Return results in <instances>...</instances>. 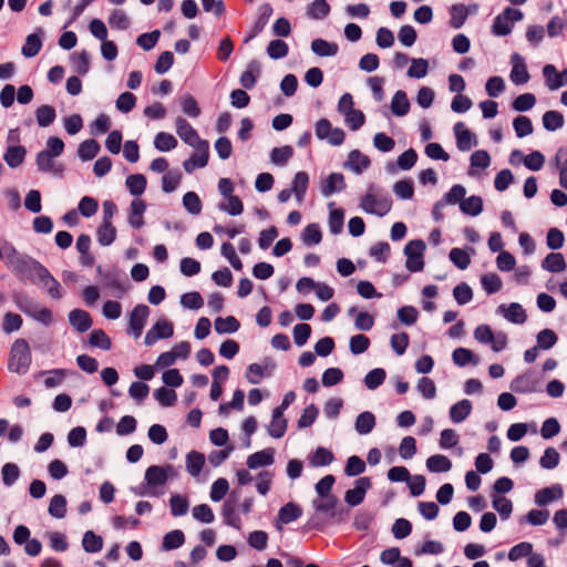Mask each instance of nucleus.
<instances>
[{"label": "nucleus", "mask_w": 567, "mask_h": 567, "mask_svg": "<svg viewBox=\"0 0 567 567\" xmlns=\"http://www.w3.org/2000/svg\"><path fill=\"white\" fill-rule=\"evenodd\" d=\"M12 299L18 309L29 317H32L38 308L35 301L24 292L13 293Z\"/></svg>", "instance_id": "nucleus-42"}, {"label": "nucleus", "mask_w": 567, "mask_h": 567, "mask_svg": "<svg viewBox=\"0 0 567 567\" xmlns=\"http://www.w3.org/2000/svg\"><path fill=\"white\" fill-rule=\"evenodd\" d=\"M96 237L101 246H110L116 238V228L112 224L102 223L96 230Z\"/></svg>", "instance_id": "nucleus-51"}, {"label": "nucleus", "mask_w": 567, "mask_h": 567, "mask_svg": "<svg viewBox=\"0 0 567 567\" xmlns=\"http://www.w3.org/2000/svg\"><path fill=\"white\" fill-rule=\"evenodd\" d=\"M523 19V12L519 9L507 7L503 12L495 17L492 24V33L496 37H505L513 30L514 23Z\"/></svg>", "instance_id": "nucleus-4"}, {"label": "nucleus", "mask_w": 567, "mask_h": 567, "mask_svg": "<svg viewBox=\"0 0 567 567\" xmlns=\"http://www.w3.org/2000/svg\"><path fill=\"white\" fill-rule=\"evenodd\" d=\"M171 514L175 517L183 516L188 512L189 502L181 494H173L169 498Z\"/></svg>", "instance_id": "nucleus-57"}, {"label": "nucleus", "mask_w": 567, "mask_h": 567, "mask_svg": "<svg viewBox=\"0 0 567 567\" xmlns=\"http://www.w3.org/2000/svg\"><path fill=\"white\" fill-rule=\"evenodd\" d=\"M311 50L318 56H333L338 53V45L323 39H315L311 42Z\"/></svg>", "instance_id": "nucleus-43"}, {"label": "nucleus", "mask_w": 567, "mask_h": 567, "mask_svg": "<svg viewBox=\"0 0 567 567\" xmlns=\"http://www.w3.org/2000/svg\"><path fill=\"white\" fill-rule=\"evenodd\" d=\"M27 151L24 146H9L3 155L4 162L11 168L20 166L25 157Z\"/></svg>", "instance_id": "nucleus-38"}, {"label": "nucleus", "mask_w": 567, "mask_h": 567, "mask_svg": "<svg viewBox=\"0 0 567 567\" xmlns=\"http://www.w3.org/2000/svg\"><path fill=\"white\" fill-rule=\"evenodd\" d=\"M426 467L432 473H445L452 468V462L445 455L435 454L426 460Z\"/></svg>", "instance_id": "nucleus-35"}, {"label": "nucleus", "mask_w": 567, "mask_h": 567, "mask_svg": "<svg viewBox=\"0 0 567 567\" xmlns=\"http://www.w3.org/2000/svg\"><path fill=\"white\" fill-rule=\"evenodd\" d=\"M83 549L86 553H99L103 547V539L92 530H87L82 539Z\"/></svg>", "instance_id": "nucleus-54"}, {"label": "nucleus", "mask_w": 567, "mask_h": 567, "mask_svg": "<svg viewBox=\"0 0 567 567\" xmlns=\"http://www.w3.org/2000/svg\"><path fill=\"white\" fill-rule=\"evenodd\" d=\"M564 491L560 484H553L549 487H544L536 492L535 494V503L536 505L543 507L555 501L563 498Z\"/></svg>", "instance_id": "nucleus-19"}, {"label": "nucleus", "mask_w": 567, "mask_h": 567, "mask_svg": "<svg viewBox=\"0 0 567 567\" xmlns=\"http://www.w3.org/2000/svg\"><path fill=\"white\" fill-rule=\"evenodd\" d=\"M330 12V6L326 0H315L310 3L307 14L315 20L324 19Z\"/></svg>", "instance_id": "nucleus-61"}, {"label": "nucleus", "mask_w": 567, "mask_h": 567, "mask_svg": "<svg viewBox=\"0 0 567 567\" xmlns=\"http://www.w3.org/2000/svg\"><path fill=\"white\" fill-rule=\"evenodd\" d=\"M472 403L467 399H463L453 404L450 409V417L454 423H461L471 414Z\"/></svg>", "instance_id": "nucleus-31"}, {"label": "nucleus", "mask_w": 567, "mask_h": 567, "mask_svg": "<svg viewBox=\"0 0 567 567\" xmlns=\"http://www.w3.org/2000/svg\"><path fill=\"white\" fill-rule=\"evenodd\" d=\"M41 35H43V30L38 29V32L31 33L27 37L25 43L21 50L25 58H33L40 52L42 48Z\"/></svg>", "instance_id": "nucleus-27"}, {"label": "nucleus", "mask_w": 567, "mask_h": 567, "mask_svg": "<svg viewBox=\"0 0 567 567\" xmlns=\"http://www.w3.org/2000/svg\"><path fill=\"white\" fill-rule=\"evenodd\" d=\"M175 126L177 135L187 145L195 148L202 146V143H208L199 137L197 131L184 117H177Z\"/></svg>", "instance_id": "nucleus-7"}, {"label": "nucleus", "mask_w": 567, "mask_h": 567, "mask_svg": "<svg viewBox=\"0 0 567 567\" xmlns=\"http://www.w3.org/2000/svg\"><path fill=\"white\" fill-rule=\"evenodd\" d=\"M146 209V204L142 199H134L131 203V212L128 216V223L130 225L135 228L140 229L144 225L143 214Z\"/></svg>", "instance_id": "nucleus-32"}, {"label": "nucleus", "mask_w": 567, "mask_h": 567, "mask_svg": "<svg viewBox=\"0 0 567 567\" xmlns=\"http://www.w3.org/2000/svg\"><path fill=\"white\" fill-rule=\"evenodd\" d=\"M392 204V198L386 192L370 184L367 194L361 198L360 207L368 214L383 217L391 210Z\"/></svg>", "instance_id": "nucleus-2"}, {"label": "nucleus", "mask_w": 567, "mask_h": 567, "mask_svg": "<svg viewBox=\"0 0 567 567\" xmlns=\"http://www.w3.org/2000/svg\"><path fill=\"white\" fill-rule=\"evenodd\" d=\"M154 398L162 406H173L176 403L177 394L173 389L161 386L154 391Z\"/></svg>", "instance_id": "nucleus-63"}, {"label": "nucleus", "mask_w": 567, "mask_h": 567, "mask_svg": "<svg viewBox=\"0 0 567 567\" xmlns=\"http://www.w3.org/2000/svg\"><path fill=\"white\" fill-rule=\"evenodd\" d=\"M195 153L183 162V167L187 173H192L196 168H203L208 163L209 143H202V146L195 147Z\"/></svg>", "instance_id": "nucleus-10"}, {"label": "nucleus", "mask_w": 567, "mask_h": 567, "mask_svg": "<svg viewBox=\"0 0 567 567\" xmlns=\"http://www.w3.org/2000/svg\"><path fill=\"white\" fill-rule=\"evenodd\" d=\"M259 16L251 27L250 33L245 39V43L256 38L267 25L270 17L272 16L274 9L270 3H262L258 8Z\"/></svg>", "instance_id": "nucleus-18"}, {"label": "nucleus", "mask_w": 567, "mask_h": 567, "mask_svg": "<svg viewBox=\"0 0 567 567\" xmlns=\"http://www.w3.org/2000/svg\"><path fill=\"white\" fill-rule=\"evenodd\" d=\"M174 333V326L167 319L157 320L146 332L144 342L146 346H153L159 339L171 338Z\"/></svg>", "instance_id": "nucleus-8"}, {"label": "nucleus", "mask_w": 567, "mask_h": 567, "mask_svg": "<svg viewBox=\"0 0 567 567\" xmlns=\"http://www.w3.org/2000/svg\"><path fill=\"white\" fill-rule=\"evenodd\" d=\"M371 485L370 477H359L354 482V487L346 492V503L352 507L360 505L364 501L365 493L370 489Z\"/></svg>", "instance_id": "nucleus-9"}, {"label": "nucleus", "mask_w": 567, "mask_h": 567, "mask_svg": "<svg viewBox=\"0 0 567 567\" xmlns=\"http://www.w3.org/2000/svg\"><path fill=\"white\" fill-rule=\"evenodd\" d=\"M205 464V456L203 453L192 451L186 455V468L192 476H197L203 470Z\"/></svg>", "instance_id": "nucleus-45"}, {"label": "nucleus", "mask_w": 567, "mask_h": 567, "mask_svg": "<svg viewBox=\"0 0 567 567\" xmlns=\"http://www.w3.org/2000/svg\"><path fill=\"white\" fill-rule=\"evenodd\" d=\"M221 515L224 517L225 524H227L228 526H231L238 530L241 528V519L236 512L235 501H233L231 498L227 499L224 503L223 509H221Z\"/></svg>", "instance_id": "nucleus-29"}, {"label": "nucleus", "mask_w": 567, "mask_h": 567, "mask_svg": "<svg viewBox=\"0 0 567 567\" xmlns=\"http://www.w3.org/2000/svg\"><path fill=\"white\" fill-rule=\"evenodd\" d=\"M543 75L545 78L546 85L550 91H555L567 85V68L563 70V72L558 73L553 64H546L543 68Z\"/></svg>", "instance_id": "nucleus-17"}, {"label": "nucleus", "mask_w": 567, "mask_h": 567, "mask_svg": "<svg viewBox=\"0 0 567 567\" xmlns=\"http://www.w3.org/2000/svg\"><path fill=\"white\" fill-rule=\"evenodd\" d=\"M259 74L260 65L256 60H254L248 64L247 70L241 73L239 79L240 85L246 90L254 89Z\"/></svg>", "instance_id": "nucleus-28"}, {"label": "nucleus", "mask_w": 567, "mask_h": 567, "mask_svg": "<svg viewBox=\"0 0 567 567\" xmlns=\"http://www.w3.org/2000/svg\"><path fill=\"white\" fill-rule=\"evenodd\" d=\"M53 158L54 156L50 155L49 152L40 151L35 157L37 167L42 173L61 177L64 173V166L61 163H55Z\"/></svg>", "instance_id": "nucleus-13"}, {"label": "nucleus", "mask_w": 567, "mask_h": 567, "mask_svg": "<svg viewBox=\"0 0 567 567\" xmlns=\"http://www.w3.org/2000/svg\"><path fill=\"white\" fill-rule=\"evenodd\" d=\"M511 61L513 63V68L509 74L511 81L516 85L527 83L530 76L527 71L524 58L518 53H514L511 58Z\"/></svg>", "instance_id": "nucleus-16"}, {"label": "nucleus", "mask_w": 567, "mask_h": 567, "mask_svg": "<svg viewBox=\"0 0 567 567\" xmlns=\"http://www.w3.org/2000/svg\"><path fill=\"white\" fill-rule=\"evenodd\" d=\"M31 361L29 343L24 339H17L11 346L8 369L18 374H25Z\"/></svg>", "instance_id": "nucleus-3"}, {"label": "nucleus", "mask_w": 567, "mask_h": 567, "mask_svg": "<svg viewBox=\"0 0 567 567\" xmlns=\"http://www.w3.org/2000/svg\"><path fill=\"white\" fill-rule=\"evenodd\" d=\"M375 426V416L372 412L364 411L357 416L355 431L360 435H367L372 432Z\"/></svg>", "instance_id": "nucleus-34"}, {"label": "nucleus", "mask_w": 567, "mask_h": 567, "mask_svg": "<svg viewBox=\"0 0 567 567\" xmlns=\"http://www.w3.org/2000/svg\"><path fill=\"white\" fill-rule=\"evenodd\" d=\"M96 272L101 277L102 284L106 288L117 292V297H121L125 292V287L117 269L104 271L102 266H97Z\"/></svg>", "instance_id": "nucleus-11"}, {"label": "nucleus", "mask_w": 567, "mask_h": 567, "mask_svg": "<svg viewBox=\"0 0 567 567\" xmlns=\"http://www.w3.org/2000/svg\"><path fill=\"white\" fill-rule=\"evenodd\" d=\"M555 161L559 171V185L567 189V147L558 148Z\"/></svg>", "instance_id": "nucleus-52"}, {"label": "nucleus", "mask_w": 567, "mask_h": 567, "mask_svg": "<svg viewBox=\"0 0 567 567\" xmlns=\"http://www.w3.org/2000/svg\"><path fill=\"white\" fill-rule=\"evenodd\" d=\"M6 265L21 280H32L38 278L43 265L37 259L19 252L12 244L6 243Z\"/></svg>", "instance_id": "nucleus-1"}, {"label": "nucleus", "mask_w": 567, "mask_h": 567, "mask_svg": "<svg viewBox=\"0 0 567 567\" xmlns=\"http://www.w3.org/2000/svg\"><path fill=\"white\" fill-rule=\"evenodd\" d=\"M185 543V535L181 529H174L165 534L162 542L164 550H173L183 546Z\"/></svg>", "instance_id": "nucleus-46"}, {"label": "nucleus", "mask_w": 567, "mask_h": 567, "mask_svg": "<svg viewBox=\"0 0 567 567\" xmlns=\"http://www.w3.org/2000/svg\"><path fill=\"white\" fill-rule=\"evenodd\" d=\"M426 245L422 239L410 240L404 247L406 256L405 267L411 272L422 271L424 268V251Z\"/></svg>", "instance_id": "nucleus-5"}, {"label": "nucleus", "mask_w": 567, "mask_h": 567, "mask_svg": "<svg viewBox=\"0 0 567 567\" xmlns=\"http://www.w3.org/2000/svg\"><path fill=\"white\" fill-rule=\"evenodd\" d=\"M542 120L544 128L550 132L564 126V116L558 111L545 112Z\"/></svg>", "instance_id": "nucleus-55"}, {"label": "nucleus", "mask_w": 567, "mask_h": 567, "mask_svg": "<svg viewBox=\"0 0 567 567\" xmlns=\"http://www.w3.org/2000/svg\"><path fill=\"white\" fill-rule=\"evenodd\" d=\"M309 185V176L306 172H298L295 174L291 185L296 198L301 202L307 193Z\"/></svg>", "instance_id": "nucleus-44"}, {"label": "nucleus", "mask_w": 567, "mask_h": 567, "mask_svg": "<svg viewBox=\"0 0 567 567\" xmlns=\"http://www.w3.org/2000/svg\"><path fill=\"white\" fill-rule=\"evenodd\" d=\"M347 187L344 176L341 173H331L321 182L320 192L322 196L329 197L333 193L343 190Z\"/></svg>", "instance_id": "nucleus-20"}, {"label": "nucleus", "mask_w": 567, "mask_h": 567, "mask_svg": "<svg viewBox=\"0 0 567 567\" xmlns=\"http://www.w3.org/2000/svg\"><path fill=\"white\" fill-rule=\"evenodd\" d=\"M370 164L371 161L367 155L362 154L359 150H353L349 153L344 166L349 167L355 174H361Z\"/></svg>", "instance_id": "nucleus-26"}, {"label": "nucleus", "mask_w": 567, "mask_h": 567, "mask_svg": "<svg viewBox=\"0 0 567 567\" xmlns=\"http://www.w3.org/2000/svg\"><path fill=\"white\" fill-rule=\"evenodd\" d=\"M302 515V508L292 502L284 505L279 512L276 519V527L281 529V524H289L291 522L297 520Z\"/></svg>", "instance_id": "nucleus-22"}, {"label": "nucleus", "mask_w": 567, "mask_h": 567, "mask_svg": "<svg viewBox=\"0 0 567 567\" xmlns=\"http://www.w3.org/2000/svg\"><path fill=\"white\" fill-rule=\"evenodd\" d=\"M125 184L131 195L141 196L146 189L147 181L143 174H132L127 176Z\"/></svg>", "instance_id": "nucleus-47"}, {"label": "nucleus", "mask_w": 567, "mask_h": 567, "mask_svg": "<svg viewBox=\"0 0 567 567\" xmlns=\"http://www.w3.org/2000/svg\"><path fill=\"white\" fill-rule=\"evenodd\" d=\"M148 316L150 308L146 305H137L132 310L130 315V329L134 338L137 339L141 337Z\"/></svg>", "instance_id": "nucleus-12"}, {"label": "nucleus", "mask_w": 567, "mask_h": 567, "mask_svg": "<svg viewBox=\"0 0 567 567\" xmlns=\"http://www.w3.org/2000/svg\"><path fill=\"white\" fill-rule=\"evenodd\" d=\"M48 512L52 517H55V518L65 517L66 498L61 494L54 495L50 501Z\"/></svg>", "instance_id": "nucleus-58"}, {"label": "nucleus", "mask_w": 567, "mask_h": 567, "mask_svg": "<svg viewBox=\"0 0 567 567\" xmlns=\"http://www.w3.org/2000/svg\"><path fill=\"white\" fill-rule=\"evenodd\" d=\"M214 328L218 334L234 333L239 330L240 323L234 316L218 317L214 321Z\"/></svg>", "instance_id": "nucleus-39"}, {"label": "nucleus", "mask_w": 567, "mask_h": 567, "mask_svg": "<svg viewBox=\"0 0 567 567\" xmlns=\"http://www.w3.org/2000/svg\"><path fill=\"white\" fill-rule=\"evenodd\" d=\"M56 117L55 109L51 105L44 104L35 110L37 123L41 127L51 125Z\"/></svg>", "instance_id": "nucleus-48"}, {"label": "nucleus", "mask_w": 567, "mask_h": 567, "mask_svg": "<svg viewBox=\"0 0 567 567\" xmlns=\"http://www.w3.org/2000/svg\"><path fill=\"white\" fill-rule=\"evenodd\" d=\"M275 450L271 447L252 453L247 457V466L251 470L269 466L275 462Z\"/></svg>", "instance_id": "nucleus-24"}, {"label": "nucleus", "mask_w": 567, "mask_h": 567, "mask_svg": "<svg viewBox=\"0 0 567 567\" xmlns=\"http://www.w3.org/2000/svg\"><path fill=\"white\" fill-rule=\"evenodd\" d=\"M513 127L517 137L522 138L533 133V123L529 117L518 115L513 121Z\"/></svg>", "instance_id": "nucleus-64"}, {"label": "nucleus", "mask_w": 567, "mask_h": 567, "mask_svg": "<svg viewBox=\"0 0 567 567\" xmlns=\"http://www.w3.org/2000/svg\"><path fill=\"white\" fill-rule=\"evenodd\" d=\"M154 146L159 152H168L177 146V140L169 133L159 132L154 138Z\"/></svg>", "instance_id": "nucleus-56"}, {"label": "nucleus", "mask_w": 567, "mask_h": 567, "mask_svg": "<svg viewBox=\"0 0 567 567\" xmlns=\"http://www.w3.org/2000/svg\"><path fill=\"white\" fill-rule=\"evenodd\" d=\"M453 362L458 367H465L467 364L476 365L480 362V359L476 354L473 353L470 349L466 348H456L452 353Z\"/></svg>", "instance_id": "nucleus-36"}, {"label": "nucleus", "mask_w": 567, "mask_h": 567, "mask_svg": "<svg viewBox=\"0 0 567 567\" xmlns=\"http://www.w3.org/2000/svg\"><path fill=\"white\" fill-rule=\"evenodd\" d=\"M538 380L534 372L528 371L517 375L511 383V390L516 393L527 394L537 391Z\"/></svg>", "instance_id": "nucleus-14"}, {"label": "nucleus", "mask_w": 567, "mask_h": 567, "mask_svg": "<svg viewBox=\"0 0 567 567\" xmlns=\"http://www.w3.org/2000/svg\"><path fill=\"white\" fill-rule=\"evenodd\" d=\"M450 25L460 29L468 17V9L464 4H453L450 9Z\"/></svg>", "instance_id": "nucleus-53"}, {"label": "nucleus", "mask_w": 567, "mask_h": 567, "mask_svg": "<svg viewBox=\"0 0 567 567\" xmlns=\"http://www.w3.org/2000/svg\"><path fill=\"white\" fill-rule=\"evenodd\" d=\"M542 268L549 272H561L566 269V261L560 252H550L542 261Z\"/></svg>", "instance_id": "nucleus-30"}, {"label": "nucleus", "mask_w": 567, "mask_h": 567, "mask_svg": "<svg viewBox=\"0 0 567 567\" xmlns=\"http://www.w3.org/2000/svg\"><path fill=\"white\" fill-rule=\"evenodd\" d=\"M38 282L42 284L43 288L47 289L50 297L53 299H61L63 297L62 288L60 282L50 274V271L43 267L38 276Z\"/></svg>", "instance_id": "nucleus-21"}, {"label": "nucleus", "mask_w": 567, "mask_h": 567, "mask_svg": "<svg viewBox=\"0 0 567 567\" xmlns=\"http://www.w3.org/2000/svg\"><path fill=\"white\" fill-rule=\"evenodd\" d=\"M386 372L382 368H375L369 371L364 377V385L369 390L378 389L385 380Z\"/></svg>", "instance_id": "nucleus-60"}, {"label": "nucleus", "mask_w": 567, "mask_h": 567, "mask_svg": "<svg viewBox=\"0 0 567 567\" xmlns=\"http://www.w3.org/2000/svg\"><path fill=\"white\" fill-rule=\"evenodd\" d=\"M558 337L551 329H543L536 336V346L542 350H548L557 343Z\"/></svg>", "instance_id": "nucleus-59"}, {"label": "nucleus", "mask_w": 567, "mask_h": 567, "mask_svg": "<svg viewBox=\"0 0 567 567\" xmlns=\"http://www.w3.org/2000/svg\"><path fill=\"white\" fill-rule=\"evenodd\" d=\"M453 130L456 137V146L461 152H467L473 146H476L477 140L475 134L466 128L463 122H457Z\"/></svg>", "instance_id": "nucleus-15"}, {"label": "nucleus", "mask_w": 567, "mask_h": 567, "mask_svg": "<svg viewBox=\"0 0 567 567\" xmlns=\"http://www.w3.org/2000/svg\"><path fill=\"white\" fill-rule=\"evenodd\" d=\"M497 311L503 313L506 320L515 324H523L527 320L525 309L517 302H512L508 307L501 305Z\"/></svg>", "instance_id": "nucleus-23"}, {"label": "nucleus", "mask_w": 567, "mask_h": 567, "mask_svg": "<svg viewBox=\"0 0 567 567\" xmlns=\"http://www.w3.org/2000/svg\"><path fill=\"white\" fill-rule=\"evenodd\" d=\"M334 460L333 453L323 446H319L316 451L309 456V463L313 467H321L331 464Z\"/></svg>", "instance_id": "nucleus-37"}, {"label": "nucleus", "mask_w": 567, "mask_h": 567, "mask_svg": "<svg viewBox=\"0 0 567 567\" xmlns=\"http://www.w3.org/2000/svg\"><path fill=\"white\" fill-rule=\"evenodd\" d=\"M175 475V468L173 465L168 464L165 466L161 465H151L146 468L144 481L145 485L148 488L156 489L157 486H163L166 484L169 477Z\"/></svg>", "instance_id": "nucleus-6"}, {"label": "nucleus", "mask_w": 567, "mask_h": 567, "mask_svg": "<svg viewBox=\"0 0 567 567\" xmlns=\"http://www.w3.org/2000/svg\"><path fill=\"white\" fill-rule=\"evenodd\" d=\"M391 111L396 116H404L410 111V102L404 91L399 90L394 93L391 101Z\"/></svg>", "instance_id": "nucleus-33"}, {"label": "nucleus", "mask_w": 567, "mask_h": 567, "mask_svg": "<svg viewBox=\"0 0 567 567\" xmlns=\"http://www.w3.org/2000/svg\"><path fill=\"white\" fill-rule=\"evenodd\" d=\"M460 209L465 215L477 216L483 210V199L480 196L472 195L460 203Z\"/></svg>", "instance_id": "nucleus-41"}, {"label": "nucleus", "mask_w": 567, "mask_h": 567, "mask_svg": "<svg viewBox=\"0 0 567 567\" xmlns=\"http://www.w3.org/2000/svg\"><path fill=\"white\" fill-rule=\"evenodd\" d=\"M70 324L79 332H85L92 327L90 313L83 309H73L69 312Z\"/></svg>", "instance_id": "nucleus-25"}, {"label": "nucleus", "mask_w": 567, "mask_h": 567, "mask_svg": "<svg viewBox=\"0 0 567 567\" xmlns=\"http://www.w3.org/2000/svg\"><path fill=\"white\" fill-rule=\"evenodd\" d=\"M71 61L74 70L80 75H85L90 71V54L86 50H82L81 52H74L71 55Z\"/></svg>", "instance_id": "nucleus-50"}, {"label": "nucleus", "mask_w": 567, "mask_h": 567, "mask_svg": "<svg viewBox=\"0 0 567 567\" xmlns=\"http://www.w3.org/2000/svg\"><path fill=\"white\" fill-rule=\"evenodd\" d=\"M100 144L93 140L83 141L78 147V156L83 161L87 162L96 157L100 152Z\"/></svg>", "instance_id": "nucleus-40"}, {"label": "nucleus", "mask_w": 567, "mask_h": 567, "mask_svg": "<svg viewBox=\"0 0 567 567\" xmlns=\"http://www.w3.org/2000/svg\"><path fill=\"white\" fill-rule=\"evenodd\" d=\"M288 52V44L280 39L271 40L267 47V54L274 60H279L287 56Z\"/></svg>", "instance_id": "nucleus-62"}, {"label": "nucleus", "mask_w": 567, "mask_h": 567, "mask_svg": "<svg viewBox=\"0 0 567 567\" xmlns=\"http://www.w3.org/2000/svg\"><path fill=\"white\" fill-rule=\"evenodd\" d=\"M301 239L306 246L318 245L322 240L320 226L316 223L307 225L301 234Z\"/></svg>", "instance_id": "nucleus-49"}]
</instances>
